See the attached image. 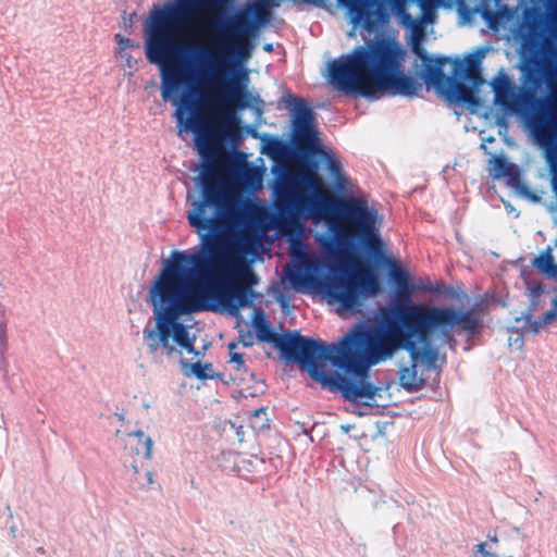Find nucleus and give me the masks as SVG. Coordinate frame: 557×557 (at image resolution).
Masks as SVG:
<instances>
[{
  "instance_id": "6ab92c4d",
  "label": "nucleus",
  "mask_w": 557,
  "mask_h": 557,
  "mask_svg": "<svg viewBox=\"0 0 557 557\" xmlns=\"http://www.w3.org/2000/svg\"><path fill=\"white\" fill-rule=\"evenodd\" d=\"M237 347L236 344L231 343L228 345L230 348V363L236 369L237 371H240V369L244 367V360L243 356L235 351V348Z\"/></svg>"
},
{
  "instance_id": "39448f33",
  "label": "nucleus",
  "mask_w": 557,
  "mask_h": 557,
  "mask_svg": "<svg viewBox=\"0 0 557 557\" xmlns=\"http://www.w3.org/2000/svg\"><path fill=\"white\" fill-rule=\"evenodd\" d=\"M421 9V15L417 18L411 17L406 12V3L399 8L398 17L400 23L410 30L409 45L416 53L420 63L416 66L420 67L421 78L450 102L462 103L472 111L485 103V99L481 94L486 88H491L494 92V104L507 107L513 97V85L509 77L504 73H499L491 83L480 77L468 79L469 85L457 82L451 77H447L443 73V66L447 62L446 58L433 57L426 52L421 42L424 39V29L428 24L434 23L436 18V9L440 7L451 8L457 7L463 20V23L470 22V15L476 11H469L466 8V0H417Z\"/></svg>"
},
{
  "instance_id": "412c9836",
  "label": "nucleus",
  "mask_w": 557,
  "mask_h": 557,
  "mask_svg": "<svg viewBox=\"0 0 557 557\" xmlns=\"http://www.w3.org/2000/svg\"><path fill=\"white\" fill-rule=\"evenodd\" d=\"M136 481L141 486L152 484V482H153L152 473L146 469V470H144L143 479L136 478Z\"/></svg>"
},
{
  "instance_id": "5701e85b",
  "label": "nucleus",
  "mask_w": 557,
  "mask_h": 557,
  "mask_svg": "<svg viewBox=\"0 0 557 557\" xmlns=\"http://www.w3.org/2000/svg\"><path fill=\"white\" fill-rule=\"evenodd\" d=\"M240 342L243 343L244 346L248 347L253 344V337L250 334L240 335Z\"/></svg>"
},
{
  "instance_id": "0eeeda50",
  "label": "nucleus",
  "mask_w": 557,
  "mask_h": 557,
  "mask_svg": "<svg viewBox=\"0 0 557 557\" xmlns=\"http://www.w3.org/2000/svg\"><path fill=\"white\" fill-rule=\"evenodd\" d=\"M289 253L290 263L284 268V278L288 284L299 293L320 295L341 313L359 308L382 289L376 272L356 257L341 260L347 272V277H344L299 240L292 239Z\"/></svg>"
},
{
  "instance_id": "423d86ee",
  "label": "nucleus",
  "mask_w": 557,
  "mask_h": 557,
  "mask_svg": "<svg viewBox=\"0 0 557 557\" xmlns=\"http://www.w3.org/2000/svg\"><path fill=\"white\" fill-rule=\"evenodd\" d=\"M407 51L394 36H386L327 64V78L338 90L368 99L384 94L413 96L418 84L404 74Z\"/></svg>"
},
{
  "instance_id": "7ed1b4c3",
  "label": "nucleus",
  "mask_w": 557,
  "mask_h": 557,
  "mask_svg": "<svg viewBox=\"0 0 557 557\" xmlns=\"http://www.w3.org/2000/svg\"><path fill=\"white\" fill-rule=\"evenodd\" d=\"M264 173L262 158L249 161L248 154L235 151L230 156V182L206 189L202 200L191 201L187 219L200 238V248L189 251L201 256L200 262L225 253L252 271L262 242L251 234L256 203L244 197L240 189H262Z\"/></svg>"
},
{
  "instance_id": "a878e982",
  "label": "nucleus",
  "mask_w": 557,
  "mask_h": 557,
  "mask_svg": "<svg viewBox=\"0 0 557 557\" xmlns=\"http://www.w3.org/2000/svg\"><path fill=\"white\" fill-rule=\"evenodd\" d=\"M486 141L487 143H492V141H494V138L493 137H487V138L483 137V143L481 144V148L484 149L487 152V148H486V145H485Z\"/></svg>"
},
{
  "instance_id": "c85d7f7f",
  "label": "nucleus",
  "mask_w": 557,
  "mask_h": 557,
  "mask_svg": "<svg viewBox=\"0 0 557 557\" xmlns=\"http://www.w3.org/2000/svg\"><path fill=\"white\" fill-rule=\"evenodd\" d=\"M341 430H342L344 433H348V432L351 430V425H350V424H342V425H341Z\"/></svg>"
},
{
  "instance_id": "f257e3e1",
  "label": "nucleus",
  "mask_w": 557,
  "mask_h": 557,
  "mask_svg": "<svg viewBox=\"0 0 557 557\" xmlns=\"http://www.w3.org/2000/svg\"><path fill=\"white\" fill-rule=\"evenodd\" d=\"M393 315L405 330L359 325L336 345L305 338L298 333L283 339V349L295 355L311 377L339 391L349 400L361 399L371 408L380 388L368 382L371 366L391 358L403 347L413 362L428 367L440 359L437 344L447 343L458 327L473 331L478 320L467 312L447 307H431L406 302L393 309Z\"/></svg>"
},
{
  "instance_id": "7c9ffc66",
  "label": "nucleus",
  "mask_w": 557,
  "mask_h": 557,
  "mask_svg": "<svg viewBox=\"0 0 557 557\" xmlns=\"http://www.w3.org/2000/svg\"><path fill=\"white\" fill-rule=\"evenodd\" d=\"M260 391H261V385L256 388V392H260Z\"/></svg>"
},
{
  "instance_id": "4be33fe9",
  "label": "nucleus",
  "mask_w": 557,
  "mask_h": 557,
  "mask_svg": "<svg viewBox=\"0 0 557 557\" xmlns=\"http://www.w3.org/2000/svg\"><path fill=\"white\" fill-rule=\"evenodd\" d=\"M483 58H484V51L480 50V51L474 52L473 54H470L467 58V61L470 64L474 65V64L479 63Z\"/></svg>"
},
{
  "instance_id": "f8f14e48",
  "label": "nucleus",
  "mask_w": 557,
  "mask_h": 557,
  "mask_svg": "<svg viewBox=\"0 0 557 557\" xmlns=\"http://www.w3.org/2000/svg\"><path fill=\"white\" fill-rule=\"evenodd\" d=\"M252 327L259 341L270 343L274 339L272 330L263 313L256 311L252 319Z\"/></svg>"
},
{
  "instance_id": "9d476101",
  "label": "nucleus",
  "mask_w": 557,
  "mask_h": 557,
  "mask_svg": "<svg viewBox=\"0 0 557 557\" xmlns=\"http://www.w3.org/2000/svg\"><path fill=\"white\" fill-rule=\"evenodd\" d=\"M388 277L396 286L397 290L403 294H410L416 290H431V286L423 283H411L408 272L399 264L392 260H387Z\"/></svg>"
},
{
  "instance_id": "ddd939ff",
  "label": "nucleus",
  "mask_w": 557,
  "mask_h": 557,
  "mask_svg": "<svg viewBox=\"0 0 557 557\" xmlns=\"http://www.w3.org/2000/svg\"><path fill=\"white\" fill-rule=\"evenodd\" d=\"M399 382L408 391H418L422 386V379L418 376L416 366L403 368L399 371Z\"/></svg>"
},
{
  "instance_id": "f3484780",
  "label": "nucleus",
  "mask_w": 557,
  "mask_h": 557,
  "mask_svg": "<svg viewBox=\"0 0 557 557\" xmlns=\"http://www.w3.org/2000/svg\"><path fill=\"white\" fill-rule=\"evenodd\" d=\"M497 544L498 541L495 537H491L478 545V552L483 557H496Z\"/></svg>"
},
{
  "instance_id": "4468645a",
  "label": "nucleus",
  "mask_w": 557,
  "mask_h": 557,
  "mask_svg": "<svg viewBox=\"0 0 557 557\" xmlns=\"http://www.w3.org/2000/svg\"><path fill=\"white\" fill-rule=\"evenodd\" d=\"M533 264L543 273L557 277V265L549 248L536 257Z\"/></svg>"
},
{
  "instance_id": "f03ea898",
  "label": "nucleus",
  "mask_w": 557,
  "mask_h": 557,
  "mask_svg": "<svg viewBox=\"0 0 557 557\" xmlns=\"http://www.w3.org/2000/svg\"><path fill=\"white\" fill-rule=\"evenodd\" d=\"M200 257L174 249L163 260L148 292L153 321L143 329V345L149 354L163 349L178 355L186 375L209 379L213 368L195 348L194 314L212 310L237 315L252 306L257 276L225 253L203 262Z\"/></svg>"
},
{
  "instance_id": "dca6fc26",
  "label": "nucleus",
  "mask_w": 557,
  "mask_h": 557,
  "mask_svg": "<svg viewBox=\"0 0 557 557\" xmlns=\"http://www.w3.org/2000/svg\"><path fill=\"white\" fill-rule=\"evenodd\" d=\"M268 421L267 410L264 408H259L251 414L249 424L253 430L262 431L267 428Z\"/></svg>"
},
{
  "instance_id": "20e7f679",
  "label": "nucleus",
  "mask_w": 557,
  "mask_h": 557,
  "mask_svg": "<svg viewBox=\"0 0 557 557\" xmlns=\"http://www.w3.org/2000/svg\"><path fill=\"white\" fill-rule=\"evenodd\" d=\"M278 202L293 218L312 219L315 224L324 221L338 238L357 234L376 247L382 245L374 232L376 211L362 200H335L312 168L297 164L288 171L278 191Z\"/></svg>"
},
{
  "instance_id": "9b49d317",
  "label": "nucleus",
  "mask_w": 557,
  "mask_h": 557,
  "mask_svg": "<svg viewBox=\"0 0 557 557\" xmlns=\"http://www.w3.org/2000/svg\"><path fill=\"white\" fill-rule=\"evenodd\" d=\"M125 447L149 460L152 456V440L143 431L129 432L124 438Z\"/></svg>"
},
{
  "instance_id": "393cba45",
  "label": "nucleus",
  "mask_w": 557,
  "mask_h": 557,
  "mask_svg": "<svg viewBox=\"0 0 557 557\" xmlns=\"http://www.w3.org/2000/svg\"><path fill=\"white\" fill-rule=\"evenodd\" d=\"M509 345H516L518 348H521L523 343L520 337H517L513 343L511 342V337H509Z\"/></svg>"
},
{
  "instance_id": "aec40b11",
  "label": "nucleus",
  "mask_w": 557,
  "mask_h": 557,
  "mask_svg": "<svg viewBox=\"0 0 557 557\" xmlns=\"http://www.w3.org/2000/svg\"><path fill=\"white\" fill-rule=\"evenodd\" d=\"M117 55L125 62V66L128 69H134L137 64V59L134 58L129 51L117 53Z\"/></svg>"
},
{
  "instance_id": "6e6552de",
  "label": "nucleus",
  "mask_w": 557,
  "mask_h": 557,
  "mask_svg": "<svg viewBox=\"0 0 557 557\" xmlns=\"http://www.w3.org/2000/svg\"><path fill=\"white\" fill-rule=\"evenodd\" d=\"M286 102L292 113L294 140L302 147H314L317 133L312 110L299 98L289 97Z\"/></svg>"
},
{
  "instance_id": "c756f323",
  "label": "nucleus",
  "mask_w": 557,
  "mask_h": 557,
  "mask_svg": "<svg viewBox=\"0 0 557 557\" xmlns=\"http://www.w3.org/2000/svg\"><path fill=\"white\" fill-rule=\"evenodd\" d=\"M263 49L267 51V52H271L273 50V45L272 44H265L263 46Z\"/></svg>"
},
{
  "instance_id": "cd10ccee",
  "label": "nucleus",
  "mask_w": 557,
  "mask_h": 557,
  "mask_svg": "<svg viewBox=\"0 0 557 557\" xmlns=\"http://www.w3.org/2000/svg\"><path fill=\"white\" fill-rule=\"evenodd\" d=\"M132 469H133V472L136 474V475H139L140 474V470H143L141 467L137 466V465H133L132 466Z\"/></svg>"
},
{
  "instance_id": "a211bd4d",
  "label": "nucleus",
  "mask_w": 557,
  "mask_h": 557,
  "mask_svg": "<svg viewBox=\"0 0 557 557\" xmlns=\"http://www.w3.org/2000/svg\"><path fill=\"white\" fill-rule=\"evenodd\" d=\"M116 40H117L116 53L129 51L133 48H137V49L139 48L138 44H135L129 38H126L122 35H116Z\"/></svg>"
},
{
  "instance_id": "2eb2a0df",
  "label": "nucleus",
  "mask_w": 557,
  "mask_h": 557,
  "mask_svg": "<svg viewBox=\"0 0 557 557\" xmlns=\"http://www.w3.org/2000/svg\"><path fill=\"white\" fill-rule=\"evenodd\" d=\"M487 170L495 178H500L509 173L506 160L500 156H493L488 161Z\"/></svg>"
},
{
  "instance_id": "bb28decb",
  "label": "nucleus",
  "mask_w": 557,
  "mask_h": 557,
  "mask_svg": "<svg viewBox=\"0 0 557 557\" xmlns=\"http://www.w3.org/2000/svg\"><path fill=\"white\" fill-rule=\"evenodd\" d=\"M352 411L356 412L358 416H363L367 413L366 411L359 410L358 405H352Z\"/></svg>"
},
{
  "instance_id": "b1692460",
  "label": "nucleus",
  "mask_w": 557,
  "mask_h": 557,
  "mask_svg": "<svg viewBox=\"0 0 557 557\" xmlns=\"http://www.w3.org/2000/svg\"><path fill=\"white\" fill-rule=\"evenodd\" d=\"M277 301L281 304L283 309H287L288 308V299L284 295L278 296L277 297Z\"/></svg>"
},
{
  "instance_id": "1a4fd4ad",
  "label": "nucleus",
  "mask_w": 557,
  "mask_h": 557,
  "mask_svg": "<svg viewBox=\"0 0 557 557\" xmlns=\"http://www.w3.org/2000/svg\"><path fill=\"white\" fill-rule=\"evenodd\" d=\"M496 1V11H491L488 9L475 10L476 13L480 12L484 21L487 23L488 27L494 32L499 33L502 30H509L513 37H517L519 34L518 27V15L519 9H509L505 5H500L498 0Z\"/></svg>"
}]
</instances>
